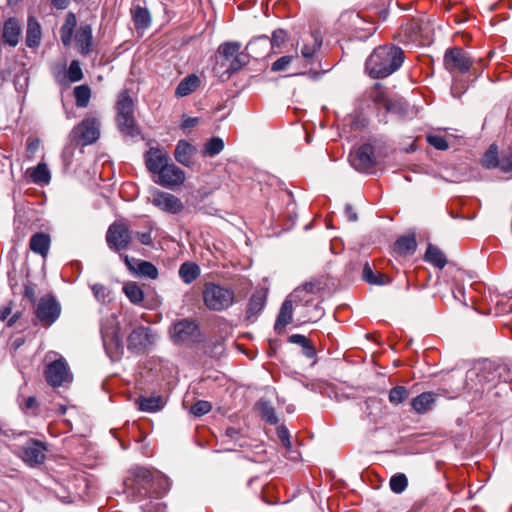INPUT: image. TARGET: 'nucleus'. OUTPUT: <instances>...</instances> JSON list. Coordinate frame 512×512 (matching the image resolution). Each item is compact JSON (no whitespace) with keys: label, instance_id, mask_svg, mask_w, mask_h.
Returning a JSON list of instances; mask_svg holds the SVG:
<instances>
[{"label":"nucleus","instance_id":"nucleus-1","mask_svg":"<svg viewBox=\"0 0 512 512\" xmlns=\"http://www.w3.org/2000/svg\"><path fill=\"white\" fill-rule=\"evenodd\" d=\"M125 492L133 501L144 503L143 512H166V505L160 499L167 493L170 483L167 477L139 467L124 481Z\"/></svg>","mask_w":512,"mask_h":512},{"label":"nucleus","instance_id":"nucleus-2","mask_svg":"<svg viewBox=\"0 0 512 512\" xmlns=\"http://www.w3.org/2000/svg\"><path fill=\"white\" fill-rule=\"evenodd\" d=\"M404 61L401 48L394 45L379 46L366 61V70L374 79L385 78L398 70Z\"/></svg>","mask_w":512,"mask_h":512},{"label":"nucleus","instance_id":"nucleus-3","mask_svg":"<svg viewBox=\"0 0 512 512\" xmlns=\"http://www.w3.org/2000/svg\"><path fill=\"white\" fill-rule=\"evenodd\" d=\"M433 28L424 17L407 18L402 22L397 37L402 43H422L431 41Z\"/></svg>","mask_w":512,"mask_h":512},{"label":"nucleus","instance_id":"nucleus-4","mask_svg":"<svg viewBox=\"0 0 512 512\" xmlns=\"http://www.w3.org/2000/svg\"><path fill=\"white\" fill-rule=\"evenodd\" d=\"M203 302L210 311H224L230 308L235 301L234 291L215 283H207L203 289Z\"/></svg>","mask_w":512,"mask_h":512},{"label":"nucleus","instance_id":"nucleus-5","mask_svg":"<svg viewBox=\"0 0 512 512\" xmlns=\"http://www.w3.org/2000/svg\"><path fill=\"white\" fill-rule=\"evenodd\" d=\"M133 236L134 232L125 222L116 221L108 227L106 243L112 251L121 253L130 247Z\"/></svg>","mask_w":512,"mask_h":512},{"label":"nucleus","instance_id":"nucleus-6","mask_svg":"<svg viewBox=\"0 0 512 512\" xmlns=\"http://www.w3.org/2000/svg\"><path fill=\"white\" fill-rule=\"evenodd\" d=\"M61 310L55 296L48 294L40 298L35 314L43 326L49 327L58 320Z\"/></svg>","mask_w":512,"mask_h":512},{"label":"nucleus","instance_id":"nucleus-7","mask_svg":"<svg viewBox=\"0 0 512 512\" xmlns=\"http://www.w3.org/2000/svg\"><path fill=\"white\" fill-rule=\"evenodd\" d=\"M472 59L462 48L454 47L445 52L444 66L450 72L466 73L472 66Z\"/></svg>","mask_w":512,"mask_h":512},{"label":"nucleus","instance_id":"nucleus-8","mask_svg":"<svg viewBox=\"0 0 512 512\" xmlns=\"http://www.w3.org/2000/svg\"><path fill=\"white\" fill-rule=\"evenodd\" d=\"M50 489L63 502L70 503L76 498H83L87 495L88 483L85 476L81 474L76 476L73 482L68 483L66 493L60 491L62 488L57 482H54V487H50Z\"/></svg>","mask_w":512,"mask_h":512},{"label":"nucleus","instance_id":"nucleus-9","mask_svg":"<svg viewBox=\"0 0 512 512\" xmlns=\"http://www.w3.org/2000/svg\"><path fill=\"white\" fill-rule=\"evenodd\" d=\"M155 341V334L150 328L139 326L134 328L127 338V347L135 353L144 352Z\"/></svg>","mask_w":512,"mask_h":512},{"label":"nucleus","instance_id":"nucleus-10","mask_svg":"<svg viewBox=\"0 0 512 512\" xmlns=\"http://www.w3.org/2000/svg\"><path fill=\"white\" fill-rule=\"evenodd\" d=\"M349 160L357 171L368 172L376 164L374 147L369 143L361 145L350 153Z\"/></svg>","mask_w":512,"mask_h":512},{"label":"nucleus","instance_id":"nucleus-11","mask_svg":"<svg viewBox=\"0 0 512 512\" xmlns=\"http://www.w3.org/2000/svg\"><path fill=\"white\" fill-rule=\"evenodd\" d=\"M100 123L97 119L88 118L83 120L79 125L74 127L71 136L81 141L82 145L94 143L100 135Z\"/></svg>","mask_w":512,"mask_h":512},{"label":"nucleus","instance_id":"nucleus-12","mask_svg":"<svg viewBox=\"0 0 512 512\" xmlns=\"http://www.w3.org/2000/svg\"><path fill=\"white\" fill-rule=\"evenodd\" d=\"M47 382L53 387H59L72 382V374L63 359L56 360L45 370Z\"/></svg>","mask_w":512,"mask_h":512},{"label":"nucleus","instance_id":"nucleus-13","mask_svg":"<svg viewBox=\"0 0 512 512\" xmlns=\"http://www.w3.org/2000/svg\"><path fill=\"white\" fill-rule=\"evenodd\" d=\"M185 178V173L181 168L173 163H167L157 174L154 182L166 188H173L182 185Z\"/></svg>","mask_w":512,"mask_h":512},{"label":"nucleus","instance_id":"nucleus-14","mask_svg":"<svg viewBox=\"0 0 512 512\" xmlns=\"http://www.w3.org/2000/svg\"><path fill=\"white\" fill-rule=\"evenodd\" d=\"M151 203L162 211L177 214L183 210L182 201L173 194L154 190L152 193Z\"/></svg>","mask_w":512,"mask_h":512},{"label":"nucleus","instance_id":"nucleus-15","mask_svg":"<svg viewBox=\"0 0 512 512\" xmlns=\"http://www.w3.org/2000/svg\"><path fill=\"white\" fill-rule=\"evenodd\" d=\"M199 336L198 325L184 319L174 324L172 338L177 343L194 342Z\"/></svg>","mask_w":512,"mask_h":512},{"label":"nucleus","instance_id":"nucleus-16","mask_svg":"<svg viewBox=\"0 0 512 512\" xmlns=\"http://www.w3.org/2000/svg\"><path fill=\"white\" fill-rule=\"evenodd\" d=\"M124 262L128 269L139 275L149 279H156L158 277V270L154 264L148 261L137 262L135 259L124 255Z\"/></svg>","mask_w":512,"mask_h":512},{"label":"nucleus","instance_id":"nucleus-17","mask_svg":"<svg viewBox=\"0 0 512 512\" xmlns=\"http://www.w3.org/2000/svg\"><path fill=\"white\" fill-rule=\"evenodd\" d=\"M247 54L258 60L271 54V43L266 35L258 36L251 40L246 46Z\"/></svg>","mask_w":512,"mask_h":512},{"label":"nucleus","instance_id":"nucleus-18","mask_svg":"<svg viewBox=\"0 0 512 512\" xmlns=\"http://www.w3.org/2000/svg\"><path fill=\"white\" fill-rule=\"evenodd\" d=\"M168 163V156L159 149L151 148L146 153L145 164L153 174H158L162 167Z\"/></svg>","mask_w":512,"mask_h":512},{"label":"nucleus","instance_id":"nucleus-19","mask_svg":"<svg viewBox=\"0 0 512 512\" xmlns=\"http://www.w3.org/2000/svg\"><path fill=\"white\" fill-rule=\"evenodd\" d=\"M196 152V148L186 140L178 141L174 150V157L180 164L190 167L193 164L192 158Z\"/></svg>","mask_w":512,"mask_h":512},{"label":"nucleus","instance_id":"nucleus-20","mask_svg":"<svg viewBox=\"0 0 512 512\" xmlns=\"http://www.w3.org/2000/svg\"><path fill=\"white\" fill-rule=\"evenodd\" d=\"M20 35L21 27L19 21L15 18H9L4 23L2 41L15 47L19 42Z\"/></svg>","mask_w":512,"mask_h":512},{"label":"nucleus","instance_id":"nucleus-21","mask_svg":"<svg viewBox=\"0 0 512 512\" xmlns=\"http://www.w3.org/2000/svg\"><path fill=\"white\" fill-rule=\"evenodd\" d=\"M75 41L79 47V51L83 55L91 52L92 46V28L88 24L81 25L75 34Z\"/></svg>","mask_w":512,"mask_h":512},{"label":"nucleus","instance_id":"nucleus-22","mask_svg":"<svg viewBox=\"0 0 512 512\" xmlns=\"http://www.w3.org/2000/svg\"><path fill=\"white\" fill-rule=\"evenodd\" d=\"M293 316V305L291 299H286L280 308L279 314L277 316L274 330L277 333H281L283 329L292 322Z\"/></svg>","mask_w":512,"mask_h":512},{"label":"nucleus","instance_id":"nucleus-23","mask_svg":"<svg viewBox=\"0 0 512 512\" xmlns=\"http://www.w3.org/2000/svg\"><path fill=\"white\" fill-rule=\"evenodd\" d=\"M200 85V79L195 74H190L183 78L175 89V96L185 97L194 92Z\"/></svg>","mask_w":512,"mask_h":512},{"label":"nucleus","instance_id":"nucleus-24","mask_svg":"<svg viewBox=\"0 0 512 512\" xmlns=\"http://www.w3.org/2000/svg\"><path fill=\"white\" fill-rule=\"evenodd\" d=\"M417 242L414 235L402 236L394 244L393 251L400 256L411 255L415 252Z\"/></svg>","mask_w":512,"mask_h":512},{"label":"nucleus","instance_id":"nucleus-25","mask_svg":"<svg viewBox=\"0 0 512 512\" xmlns=\"http://www.w3.org/2000/svg\"><path fill=\"white\" fill-rule=\"evenodd\" d=\"M77 24V19L74 13L69 12L65 21L60 29V37L64 46H69L72 42L73 33Z\"/></svg>","mask_w":512,"mask_h":512},{"label":"nucleus","instance_id":"nucleus-26","mask_svg":"<svg viewBox=\"0 0 512 512\" xmlns=\"http://www.w3.org/2000/svg\"><path fill=\"white\" fill-rule=\"evenodd\" d=\"M138 408L145 412H157L164 407V399L160 395L149 397H139L137 400Z\"/></svg>","mask_w":512,"mask_h":512},{"label":"nucleus","instance_id":"nucleus-27","mask_svg":"<svg viewBox=\"0 0 512 512\" xmlns=\"http://www.w3.org/2000/svg\"><path fill=\"white\" fill-rule=\"evenodd\" d=\"M434 402L435 394L432 392H424L415 397L412 400L411 405L417 413L423 414L426 413L431 408Z\"/></svg>","mask_w":512,"mask_h":512},{"label":"nucleus","instance_id":"nucleus-28","mask_svg":"<svg viewBox=\"0 0 512 512\" xmlns=\"http://www.w3.org/2000/svg\"><path fill=\"white\" fill-rule=\"evenodd\" d=\"M425 260L439 269H442L447 263L445 254L432 244H429L427 247Z\"/></svg>","mask_w":512,"mask_h":512},{"label":"nucleus","instance_id":"nucleus-29","mask_svg":"<svg viewBox=\"0 0 512 512\" xmlns=\"http://www.w3.org/2000/svg\"><path fill=\"white\" fill-rule=\"evenodd\" d=\"M322 45V39L319 35L313 33L310 35V38L304 42L303 47L301 48V56L306 60L313 59L317 50L320 49Z\"/></svg>","mask_w":512,"mask_h":512},{"label":"nucleus","instance_id":"nucleus-30","mask_svg":"<svg viewBox=\"0 0 512 512\" xmlns=\"http://www.w3.org/2000/svg\"><path fill=\"white\" fill-rule=\"evenodd\" d=\"M117 115H133L134 103L127 90L119 93L116 103Z\"/></svg>","mask_w":512,"mask_h":512},{"label":"nucleus","instance_id":"nucleus-31","mask_svg":"<svg viewBox=\"0 0 512 512\" xmlns=\"http://www.w3.org/2000/svg\"><path fill=\"white\" fill-rule=\"evenodd\" d=\"M117 124L119 130L127 136H135L138 134L134 114L133 115H117Z\"/></svg>","mask_w":512,"mask_h":512},{"label":"nucleus","instance_id":"nucleus-32","mask_svg":"<svg viewBox=\"0 0 512 512\" xmlns=\"http://www.w3.org/2000/svg\"><path fill=\"white\" fill-rule=\"evenodd\" d=\"M199 275L200 268L195 263L185 262L179 268V276L186 284L192 283Z\"/></svg>","mask_w":512,"mask_h":512},{"label":"nucleus","instance_id":"nucleus-33","mask_svg":"<svg viewBox=\"0 0 512 512\" xmlns=\"http://www.w3.org/2000/svg\"><path fill=\"white\" fill-rule=\"evenodd\" d=\"M266 297L263 293L257 292L254 293L248 303L247 307V318L250 319L252 317H255L258 315L259 312L262 311V309L265 306Z\"/></svg>","mask_w":512,"mask_h":512},{"label":"nucleus","instance_id":"nucleus-34","mask_svg":"<svg viewBox=\"0 0 512 512\" xmlns=\"http://www.w3.org/2000/svg\"><path fill=\"white\" fill-rule=\"evenodd\" d=\"M51 239L50 236L46 233H35L34 234V253L40 254L45 260L49 249H50Z\"/></svg>","mask_w":512,"mask_h":512},{"label":"nucleus","instance_id":"nucleus-35","mask_svg":"<svg viewBox=\"0 0 512 512\" xmlns=\"http://www.w3.org/2000/svg\"><path fill=\"white\" fill-rule=\"evenodd\" d=\"M257 408L261 414V417L271 425H275L278 423V418L275 413V409L273 406L266 400H259L257 403Z\"/></svg>","mask_w":512,"mask_h":512},{"label":"nucleus","instance_id":"nucleus-36","mask_svg":"<svg viewBox=\"0 0 512 512\" xmlns=\"http://www.w3.org/2000/svg\"><path fill=\"white\" fill-rule=\"evenodd\" d=\"M51 181V172L44 162H39L36 167H34V184H38L41 186L48 185Z\"/></svg>","mask_w":512,"mask_h":512},{"label":"nucleus","instance_id":"nucleus-37","mask_svg":"<svg viewBox=\"0 0 512 512\" xmlns=\"http://www.w3.org/2000/svg\"><path fill=\"white\" fill-rule=\"evenodd\" d=\"M73 94L77 107L85 108L88 106L91 98V89L88 85L76 86L73 90Z\"/></svg>","mask_w":512,"mask_h":512},{"label":"nucleus","instance_id":"nucleus-38","mask_svg":"<svg viewBox=\"0 0 512 512\" xmlns=\"http://www.w3.org/2000/svg\"><path fill=\"white\" fill-rule=\"evenodd\" d=\"M133 20L137 29L147 28L151 23V16L146 8L137 6L133 11Z\"/></svg>","mask_w":512,"mask_h":512},{"label":"nucleus","instance_id":"nucleus-39","mask_svg":"<svg viewBox=\"0 0 512 512\" xmlns=\"http://www.w3.org/2000/svg\"><path fill=\"white\" fill-rule=\"evenodd\" d=\"M482 164L488 169L497 168L500 166V158L498 155V148L495 144L490 145L482 158Z\"/></svg>","mask_w":512,"mask_h":512},{"label":"nucleus","instance_id":"nucleus-40","mask_svg":"<svg viewBox=\"0 0 512 512\" xmlns=\"http://www.w3.org/2000/svg\"><path fill=\"white\" fill-rule=\"evenodd\" d=\"M123 291L133 304H140L144 299V293L136 283L126 284Z\"/></svg>","mask_w":512,"mask_h":512},{"label":"nucleus","instance_id":"nucleus-41","mask_svg":"<svg viewBox=\"0 0 512 512\" xmlns=\"http://www.w3.org/2000/svg\"><path fill=\"white\" fill-rule=\"evenodd\" d=\"M102 339L106 350L122 348V341L116 330L112 332L102 330Z\"/></svg>","mask_w":512,"mask_h":512},{"label":"nucleus","instance_id":"nucleus-42","mask_svg":"<svg viewBox=\"0 0 512 512\" xmlns=\"http://www.w3.org/2000/svg\"><path fill=\"white\" fill-rule=\"evenodd\" d=\"M25 436L27 437L26 442L23 445L20 443H15L14 448L19 457H21L23 461L26 462L29 466H32V440L28 437V435Z\"/></svg>","mask_w":512,"mask_h":512},{"label":"nucleus","instance_id":"nucleus-43","mask_svg":"<svg viewBox=\"0 0 512 512\" xmlns=\"http://www.w3.org/2000/svg\"><path fill=\"white\" fill-rule=\"evenodd\" d=\"M224 149V142L219 137H213L206 142L203 150V155L216 156Z\"/></svg>","mask_w":512,"mask_h":512},{"label":"nucleus","instance_id":"nucleus-44","mask_svg":"<svg viewBox=\"0 0 512 512\" xmlns=\"http://www.w3.org/2000/svg\"><path fill=\"white\" fill-rule=\"evenodd\" d=\"M320 291V284L318 282H306L302 286L296 288L292 294V298H301V294L307 293L310 297L316 295Z\"/></svg>","mask_w":512,"mask_h":512},{"label":"nucleus","instance_id":"nucleus-45","mask_svg":"<svg viewBox=\"0 0 512 512\" xmlns=\"http://www.w3.org/2000/svg\"><path fill=\"white\" fill-rule=\"evenodd\" d=\"M389 485L394 493L400 494L407 488L408 479L405 474L397 473L391 477Z\"/></svg>","mask_w":512,"mask_h":512},{"label":"nucleus","instance_id":"nucleus-46","mask_svg":"<svg viewBox=\"0 0 512 512\" xmlns=\"http://www.w3.org/2000/svg\"><path fill=\"white\" fill-rule=\"evenodd\" d=\"M287 40V32L283 29H276L273 31L269 42L271 43V53L276 54L275 49L281 48Z\"/></svg>","mask_w":512,"mask_h":512},{"label":"nucleus","instance_id":"nucleus-47","mask_svg":"<svg viewBox=\"0 0 512 512\" xmlns=\"http://www.w3.org/2000/svg\"><path fill=\"white\" fill-rule=\"evenodd\" d=\"M241 48L238 42H226L219 46V53L226 59L233 58Z\"/></svg>","mask_w":512,"mask_h":512},{"label":"nucleus","instance_id":"nucleus-48","mask_svg":"<svg viewBox=\"0 0 512 512\" xmlns=\"http://www.w3.org/2000/svg\"><path fill=\"white\" fill-rule=\"evenodd\" d=\"M408 397V391L404 386H396L389 392V401L394 405L402 403Z\"/></svg>","mask_w":512,"mask_h":512},{"label":"nucleus","instance_id":"nucleus-49","mask_svg":"<svg viewBox=\"0 0 512 512\" xmlns=\"http://www.w3.org/2000/svg\"><path fill=\"white\" fill-rule=\"evenodd\" d=\"M445 382L449 384V387L453 392H459L465 387L463 375L461 372L448 375L447 379H445Z\"/></svg>","mask_w":512,"mask_h":512},{"label":"nucleus","instance_id":"nucleus-50","mask_svg":"<svg viewBox=\"0 0 512 512\" xmlns=\"http://www.w3.org/2000/svg\"><path fill=\"white\" fill-rule=\"evenodd\" d=\"M67 77L71 82H78L83 78V72L78 60H73L67 71Z\"/></svg>","mask_w":512,"mask_h":512},{"label":"nucleus","instance_id":"nucleus-51","mask_svg":"<svg viewBox=\"0 0 512 512\" xmlns=\"http://www.w3.org/2000/svg\"><path fill=\"white\" fill-rule=\"evenodd\" d=\"M46 445L38 440H34V465L42 464L46 459Z\"/></svg>","mask_w":512,"mask_h":512},{"label":"nucleus","instance_id":"nucleus-52","mask_svg":"<svg viewBox=\"0 0 512 512\" xmlns=\"http://www.w3.org/2000/svg\"><path fill=\"white\" fill-rule=\"evenodd\" d=\"M212 409L211 404L208 401L200 400L191 406V413L195 416H203L210 412Z\"/></svg>","mask_w":512,"mask_h":512},{"label":"nucleus","instance_id":"nucleus-53","mask_svg":"<svg viewBox=\"0 0 512 512\" xmlns=\"http://www.w3.org/2000/svg\"><path fill=\"white\" fill-rule=\"evenodd\" d=\"M11 313L12 309L10 306H5L0 309V321H7V326L9 327L12 326L19 318L18 313H15L13 316L10 317Z\"/></svg>","mask_w":512,"mask_h":512},{"label":"nucleus","instance_id":"nucleus-54","mask_svg":"<svg viewBox=\"0 0 512 512\" xmlns=\"http://www.w3.org/2000/svg\"><path fill=\"white\" fill-rule=\"evenodd\" d=\"M428 143L438 150H446L449 145L447 140L443 136L439 135H429L427 137Z\"/></svg>","mask_w":512,"mask_h":512},{"label":"nucleus","instance_id":"nucleus-55","mask_svg":"<svg viewBox=\"0 0 512 512\" xmlns=\"http://www.w3.org/2000/svg\"><path fill=\"white\" fill-rule=\"evenodd\" d=\"M294 58L295 56L293 55H286L280 57L272 64L271 70L274 72L285 70Z\"/></svg>","mask_w":512,"mask_h":512},{"label":"nucleus","instance_id":"nucleus-56","mask_svg":"<svg viewBox=\"0 0 512 512\" xmlns=\"http://www.w3.org/2000/svg\"><path fill=\"white\" fill-rule=\"evenodd\" d=\"M502 172L511 173L512 172V150L505 152L500 157V166Z\"/></svg>","mask_w":512,"mask_h":512},{"label":"nucleus","instance_id":"nucleus-57","mask_svg":"<svg viewBox=\"0 0 512 512\" xmlns=\"http://www.w3.org/2000/svg\"><path fill=\"white\" fill-rule=\"evenodd\" d=\"M246 64H247V56L244 55L243 53H237L233 57V61L231 62V65H230V70L233 72L238 71Z\"/></svg>","mask_w":512,"mask_h":512},{"label":"nucleus","instance_id":"nucleus-58","mask_svg":"<svg viewBox=\"0 0 512 512\" xmlns=\"http://www.w3.org/2000/svg\"><path fill=\"white\" fill-rule=\"evenodd\" d=\"M92 291L94 296L101 301H104L109 295L107 287L102 284H94L92 286Z\"/></svg>","mask_w":512,"mask_h":512},{"label":"nucleus","instance_id":"nucleus-59","mask_svg":"<svg viewBox=\"0 0 512 512\" xmlns=\"http://www.w3.org/2000/svg\"><path fill=\"white\" fill-rule=\"evenodd\" d=\"M375 274L371 268V266L369 265V263H365L364 267H363V271H362V278L369 284H373L374 283V279H375Z\"/></svg>","mask_w":512,"mask_h":512},{"label":"nucleus","instance_id":"nucleus-60","mask_svg":"<svg viewBox=\"0 0 512 512\" xmlns=\"http://www.w3.org/2000/svg\"><path fill=\"white\" fill-rule=\"evenodd\" d=\"M134 235L138 238L139 242L143 245L150 246L153 243L151 232H136Z\"/></svg>","mask_w":512,"mask_h":512},{"label":"nucleus","instance_id":"nucleus-61","mask_svg":"<svg viewBox=\"0 0 512 512\" xmlns=\"http://www.w3.org/2000/svg\"><path fill=\"white\" fill-rule=\"evenodd\" d=\"M278 436L281 439L284 446L289 450L291 448V442L289 439V432L285 427L278 428Z\"/></svg>","mask_w":512,"mask_h":512},{"label":"nucleus","instance_id":"nucleus-62","mask_svg":"<svg viewBox=\"0 0 512 512\" xmlns=\"http://www.w3.org/2000/svg\"><path fill=\"white\" fill-rule=\"evenodd\" d=\"M25 43L28 47H32V14H28L27 16V29H26V38Z\"/></svg>","mask_w":512,"mask_h":512},{"label":"nucleus","instance_id":"nucleus-63","mask_svg":"<svg viewBox=\"0 0 512 512\" xmlns=\"http://www.w3.org/2000/svg\"><path fill=\"white\" fill-rule=\"evenodd\" d=\"M289 342L293 344H298L301 346H305L308 342L307 338L301 334H293L289 337Z\"/></svg>","mask_w":512,"mask_h":512},{"label":"nucleus","instance_id":"nucleus-64","mask_svg":"<svg viewBox=\"0 0 512 512\" xmlns=\"http://www.w3.org/2000/svg\"><path fill=\"white\" fill-rule=\"evenodd\" d=\"M375 275L376 276H375L374 283H373L374 285H386L391 282L390 277L384 273H378Z\"/></svg>","mask_w":512,"mask_h":512}]
</instances>
